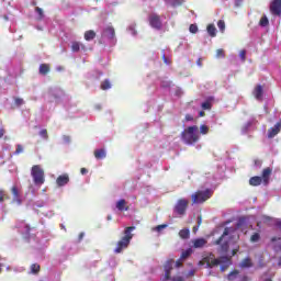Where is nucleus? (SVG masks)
Here are the masks:
<instances>
[{"label":"nucleus","instance_id":"obj_14","mask_svg":"<svg viewBox=\"0 0 281 281\" xmlns=\"http://www.w3.org/2000/svg\"><path fill=\"white\" fill-rule=\"evenodd\" d=\"M56 183L59 188L67 186L69 183V176L67 173L59 176L56 180Z\"/></svg>","mask_w":281,"mask_h":281},{"label":"nucleus","instance_id":"obj_16","mask_svg":"<svg viewBox=\"0 0 281 281\" xmlns=\"http://www.w3.org/2000/svg\"><path fill=\"white\" fill-rule=\"evenodd\" d=\"M11 192L13 194V203L21 205V195L19 193V189L16 187H12Z\"/></svg>","mask_w":281,"mask_h":281},{"label":"nucleus","instance_id":"obj_61","mask_svg":"<svg viewBox=\"0 0 281 281\" xmlns=\"http://www.w3.org/2000/svg\"><path fill=\"white\" fill-rule=\"evenodd\" d=\"M83 236H85V233H81V234L79 235V238L82 239Z\"/></svg>","mask_w":281,"mask_h":281},{"label":"nucleus","instance_id":"obj_26","mask_svg":"<svg viewBox=\"0 0 281 281\" xmlns=\"http://www.w3.org/2000/svg\"><path fill=\"white\" fill-rule=\"evenodd\" d=\"M167 227H168V224H161V225L153 227L151 232H157V234H161L164 232V229H166Z\"/></svg>","mask_w":281,"mask_h":281},{"label":"nucleus","instance_id":"obj_31","mask_svg":"<svg viewBox=\"0 0 281 281\" xmlns=\"http://www.w3.org/2000/svg\"><path fill=\"white\" fill-rule=\"evenodd\" d=\"M49 71V66L46 64H43L40 66V74H47Z\"/></svg>","mask_w":281,"mask_h":281},{"label":"nucleus","instance_id":"obj_64","mask_svg":"<svg viewBox=\"0 0 281 281\" xmlns=\"http://www.w3.org/2000/svg\"><path fill=\"white\" fill-rule=\"evenodd\" d=\"M198 225H201V217H199L198 220Z\"/></svg>","mask_w":281,"mask_h":281},{"label":"nucleus","instance_id":"obj_40","mask_svg":"<svg viewBox=\"0 0 281 281\" xmlns=\"http://www.w3.org/2000/svg\"><path fill=\"white\" fill-rule=\"evenodd\" d=\"M21 153H23V146L16 145L15 155H21Z\"/></svg>","mask_w":281,"mask_h":281},{"label":"nucleus","instance_id":"obj_32","mask_svg":"<svg viewBox=\"0 0 281 281\" xmlns=\"http://www.w3.org/2000/svg\"><path fill=\"white\" fill-rule=\"evenodd\" d=\"M127 32H130V34L132 36H137V31L135 30V24H131L128 27H127Z\"/></svg>","mask_w":281,"mask_h":281},{"label":"nucleus","instance_id":"obj_39","mask_svg":"<svg viewBox=\"0 0 281 281\" xmlns=\"http://www.w3.org/2000/svg\"><path fill=\"white\" fill-rule=\"evenodd\" d=\"M225 56V52L223 49H217L216 50V58H223Z\"/></svg>","mask_w":281,"mask_h":281},{"label":"nucleus","instance_id":"obj_12","mask_svg":"<svg viewBox=\"0 0 281 281\" xmlns=\"http://www.w3.org/2000/svg\"><path fill=\"white\" fill-rule=\"evenodd\" d=\"M281 131V122L277 123L273 127L268 130V137L269 139H273L278 133Z\"/></svg>","mask_w":281,"mask_h":281},{"label":"nucleus","instance_id":"obj_18","mask_svg":"<svg viewBox=\"0 0 281 281\" xmlns=\"http://www.w3.org/2000/svg\"><path fill=\"white\" fill-rule=\"evenodd\" d=\"M167 5H171L172 8H179V5H183L186 0H164Z\"/></svg>","mask_w":281,"mask_h":281},{"label":"nucleus","instance_id":"obj_21","mask_svg":"<svg viewBox=\"0 0 281 281\" xmlns=\"http://www.w3.org/2000/svg\"><path fill=\"white\" fill-rule=\"evenodd\" d=\"M95 159H105L106 158V150L105 149H97L94 150Z\"/></svg>","mask_w":281,"mask_h":281},{"label":"nucleus","instance_id":"obj_6","mask_svg":"<svg viewBox=\"0 0 281 281\" xmlns=\"http://www.w3.org/2000/svg\"><path fill=\"white\" fill-rule=\"evenodd\" d=\"M31 177L35 186H43V183H45V171L38 165L32 167Z\"/></svg>","mask_w":281,"mask_h":281},{"label":"nucleus","instance_id":"obj_42","mask_svg":"<svg viewBox=\"0 0 281 281\" xmlns=\"http://www.w3.org/2000/svg\"><path fill=\"white\" fill-rule=\"evenodd\" d=\"M35 12H37L38 13V19H43V9H41V8H36L35 9Z\"/></svg>","mask_w":281,"mask_h":281},{"label":"nucleus","instance_id":"obj_15","mask_svg":"<svg viewBox=\"0 0 281 281\" xmlns=\"http://www.w3.org/2000/svg\"><path fill=\"white\" fill-rule=\"evenodd\" d=\"M189 256H192V248L182 251L180 259L176 261V267H181L182 260H186V258H189Z\"/></svg>","mask_w":281,"mask_h":281},{"label":"nucleus","instance_id":"obj_23","mask_svg":"<svg viewBox=\"0 0 281 281\" xmlns=\"http://www.w3.org/2000/svg\"><path fill=\"white\" fill-rule=\"evenodd\" d=\"M239 267H240L241 269H249V267H252L251 259H250V258L244 259V260L239 263Z\"/></svg>","mask_w":281,"mask_h":281},{"label":"nucleus","instance_id":"obj_36","mask_svg":"<svg viewBox=\"0 0 281 281\" xmlns=\"http://www.w3.org/2000/svg\"><path fill=\"white\" fill-rule=\"evenodd\" d=\"M31 271H32L33 273H38V271H41V266H38V265H36V263H33V265L31 266Z\"/></svg>","mask_w":281,"mask_h":281},{"label":"nucleus","instance_id":"obj_28","mask_svg":"<svg viewBox=\"0 0 281 281\" xmlns=\"http://www.w3.org/2000/svg\"><path fill=\"white\" fill-rule=\"evenodd\" d=\"M207 33L214 37L216 36V26H214V24H209L207 25Z\"/></svg>","mask_w":281,"mask_h":281},{"label":"nucleus","instance_id":"obj_48","mask_svg":"<svg viewBox=\"0 0 281 281\" xmlns=\"http://www.w3.org/2000/svg\"><path fill=\"white\" fill-rule=\"evenodd\" d=\"M15 104H18V106H21V104H23V99H15Z\"/></svg>","mask_w":281,"mask_h":281},{"label":"nucleus","instance_id":"obj_47","mask_svg":"<svg viewBox=\"0 0 281 281\" xmlns=\"http://www.w3.org/2000/svg\"><path fill=\"white\" fill-rule=\"evenodd\" d=\"M3 196H5V193H3V190H0V203H3Z\"/></svg>","mask_w":281,"mask_h":281},{"label":"nucleus","instance_id":"obj_45","mask_svg":"<svg viewBox=\"0 0 281 281\" xmlns=\"http://www.w3.org/2000/svg\"><path fill=\"white\" fill-rule=\"evenodd\" d=\"M273 223L277 227H280L281 228V220L280 218H276L273 220Z\"/></svg>","mask_w":281,"mask_h":281},{"label":"nucleus","instance_id":"obj_10","mask_svg":"<svg viewBox=\"0 0 281 281\" xmlns=\"http://www.w3.org/2000/svg\"><path fill=\"white\" fill-rule=\"evenodd\" d=\"M270 12L274 16H281V0H272L270 2Z\"/></svg>","mask_w":281,"mask_h":281},{"label":"nucleus","instance_id":"obj_34","mask_svg":"<svg viewBox=\"0 0 281 281\" xmlns=\"http://www.w3.org/2000/svg\"><path fill=\"white\" fill-rule=\"evenodd\" d=\"M200 133L202 135H207V133H210V127H207L206 125H201L200 126Z\"/></svg>","mask_w":281,"mask_h":281},{"label":"nucleus","instance_id":"obj_4","mask_svg":"<svg viewBox=\"0 0 281 281\" xmlns=\"http://www.w3.org/2000/svg\"><path fill=\"white\" fill-rule=\"evenodd\" d=\"M204 262L206 263V267H218V265H222L224 262V266H221V271H225L227 267H229V258L222 257L221 259L214 258V255H210L209 257L204 258Z\"/></svg>","mask_w":281,"mask_h":281},{"label":"nucleus","instance_id":"obj_13","mask_svg":"<svg viewBox=\"0 0 281 281\" xmlns=\"http://www.w3.org/2000/svg\"><path fill=\"white\" fill-rule=\"evenodd\" d=\"M172 265H175V260L172 259L165 263V280H170V271L172 270Z\"/></svg>","mask_w":281,"mask_h":281},{"label":"nucleus","instance_id":"obj_57","mask_svg":"<svg viewBox=\"0 0 281 281\" xmlns=\"http://www.w3.org/2000/svg\"><path fill=\"white\" fill-rule=\"evenodd\" d=\"M193 232H194V233L199 232V226H194V227H193Z\"/></svg>","mask_w":281,"mask_h":281},{"label":"nucleus","instance_id":"obj_5","mask_svg":"<svg viewBox=\"0 0 281 281\" xmlns=\"http://www.w3.org/2000/svg\"><path fill=\"white\" fill-rule=\"evenodd\" d=\"M115 29L112 25L104 26L101 33V43H110L111 45H115Z\"/></svg>","mask_w":281,"mask_h":281},{"label":"nucleus","instance_id":"obj_43","mask_svg":"<svg viewBox=\"0 0 281 281\" xmlns=\"http://www.w3.org/2000/svg\"><path fill=\"white\" fill-rule=\"evenodd\" d=\"M40 135L43 137V139H47V130H42Z\"/></svg>","mask_w":281,"mask_h":281},{"label":"nucleus","instance_id":"obj_9","mask_svg":"<svg viewBox=\"0 0 281 281\" xmlns=\"http://www.w3.org/2000/svg\"><path fill=\"white\" fill-rule=\"evenodd\" d=\"M149 25L150 27H153V30H161V27H164L161 18L157 13H153L149 15Z\"/></svg>","mask_w":281,"mask_h":281},{"label":"nucleus","instance_id":"obj_11","mask_svg":"<svg viewBox=\"0 0 281 281\" xmlns=\"http://www.w3.org/2000/svg\"><path fill=\"white\" fill-rule=\"evenodd\" d=\"M191 243H192L194 249H203V247H205V245H207V239L195 238V239H192Z\"/></svg>","mask_w":281,"mask_h":281},{"label":"nucleus","instance_id":"obj_19","mask_svg":"<svg viewBox=\"0 0 281 281\" xmlns=\"http://www.w3.org/2000/svg\"><path fill=\"white\" fill-rule=\"evenodd\" d=\"M71 49L72 52H80V49H82L83 52H87V47L85 46V44L79 42H72Z\"/></svg>","mask_w":281,"mask_h":281},{"label":"nucleus","instance_id":"obj_50","mask_svg":"<svg viewBox=\"0 0 281 281\" xmlns=\"http://www.w3.org/2000/svg\"><path fill=\"white\" fill-rule=\"evenodd\" d=\"M235 5H243V0H235Z\"/></svg>","mask_w":281,"mask_h":281},{"label":"nucleus","instance_id":"obj_51","mask_svg":"<svg viewBox=\"0 0 281 281\" xmlns=\"http://www.w3.org/2000/svg\"><path fill=\"white\" fill-rule=\"evenodd\" d=\"M172 281H183V278H181V277H175V278L172 279Z\"/></svg>","mask_w":281,"mask_h":281},{"label":"nucleus","instance_id":"obj_17","mask_svg":"<svg viewBox=\"0 0 281 281\" xmlns=\"http://www.w3.org/2000/svg\"><path fill=\"white\" fill-rule=\"evenodd\" d=\"M116 210L119 212H128V206L126 205V200L121 199L116 202Z\"/></svg>","mask_w":281,"mask_h":281},{"label":"nucleus","instance_id":"obj_44","mask_svg":"<svg viewBox=\"0 0 281 281\" xmlns=\"http://www.w3.org/2000/svg\"><path fill=\"white\" fill-rule=\"evenodd\" d=\"M64 144H69L71 142V138L69 136H63Z\"/></svg>","mask_w":281,"mask_h":281},{"label":"nucleus","instance_id":"obj_1","mask_svg":"<svg viewBox=\"0 0 281 281\" xmlns=\"http://www.w3.org/2000/svg\"><path fill=\"white\" fill-rule=\"evenodd\" d=\"M232 240L233 243L238 240L236 229L225 228L223 235L215 241V245H220L222 254H226L227 249H229V245H232Z\"/></svg>","mask_w":281,"mask_h":281},{"label":"nucleus","instance_id":"obj_27","mask_svg":"<svg viewBox=\"0 0 281 281\" xmlns=\"http://www.w3.org/2000/svg\"><path fill=\"white\" fill-rule=\"evenodd\" d=\"M180 238L187 239L190 238V229L189 228H183L179 232Z\"/></svg>","mask_w":281,"mask_h":281},{"label":"nucleus","instance_id":"obj_3","mask_svg":"<svg viewBox=\"0 0 281 281\" xmlns=\"http://www.w3.org/2000/svg\"><path fill=\"white\" fill-rule=\"evenodd\" d=\"M201 138L199 134V127L196 125L190 126L182 132V140L184 144H196V142Z\"/></svg>","mask_w":281,"mask_h":281},{"label":"nucleus","instance_id":"obj_29","mask_svg":"<svg viewBox=\"0 0 281 281\" xmlns=\"http://www.w3.org/2000/svg\"><path fill=\"white\" fill-rule=\"evenodd\" d=\"M259 24L261 25V27H267L269 25V19L263 15L261 19H260V22Z\"/></svg>","mask_w":281,"mask_h":281},{"label":"nucleus","instance_id":"obj_7","mask_svg":"<svg viewBox=\"0 0 281 281\" xmlns=\"http://www.w3.org/2000/svg\"><path fill=\"white\" fill-rule=\"evenodd\" d=\"M211 198H212L211 189L199 190L198 192L191 195L193 204L205 203V201H207V199H211Z\"/></svg>","mask_w":281,"mask_h":281},{"label":"nucleus","instance_id":"obj_52","mask_svg":"<svg viewBox=\"0 0 281 281\" xmlns=\"http://www.w3.org/2000/svg\"><path fill=\"white\" fill-rule=\"evenodd\" d=\"M3 135H5V131L3 128H0V139L1 137H3Z\"/></svg>","mask_w":281,"mask_h":281},{"label":"nucleus","instance_id":"obj_60","mask_svg":"<svg viewBox=\"0 0 281 281\" xmlns=\"http://www.w3.org/2000/svg\"><path fill=\"white\" fill-rule=\"evenodd\" d=\"M205 115V112H200V117H203Z\"/></svg>","mask_w":281,"mask_h":281},{"label":"nucleus","instance_id":"obj_49","mask_svg":"<svg viewBox=\"0 0 281 281\" xmlns=\"http://www.w3.org/2000/svg\"><path fill=\"white\" fill-rule=\"evenodd\" d=\"M80 172H81V175H87V172H89V170H87V168H81Z\"/></svg>","mask_w":281,"mask_h":281},{"label":"nucleus","instance_id":"obj_55","mask_svg":"<svg viewBox=\"0 0 281 281\" xmlns=\"http://www.w3.org/2000/svg\"><path fill=\"white\" fill-rule=\"evenodd\" d=\"M24 227H25V233L30 234V226L25 225Z\"/></svg>","mask_w":281,"mask_h":281},{"label":"nucleus","instance_id":"obj_58","mask_svg":"<svg viewBox=\"0 0 281 281\" xmlns=\"http://www.w3.org/2000/svg\"><path fill=\"white\" fill-rule=\"evenodd\" d=\"M236 251H238V249H234L232 256H236Z\"/></svg>","mask_w":281,"mask_h":281},{"label":"nucleus","instance_id":"obj_38","mask_svg":"<svg viewBox=\"0 0 281 281\" xmlns=\"http://www.w3.org/2000/svg\"><path fill=\"white\" fill-rule=\"evenodd\" d=\"M189 31L191 32V34H196V32H199V26H196L195 24H191Z\"/></svg>","mask_w":281,"mask_h":281},{"label":"nucleus","instance_id":"obj_56","mask_svg":"<svg viewBox=\"0 0 281 281\" xmlns=\"http://www.w3.org/2000/svg\"><path fill=\"white\" fill-rule=\"evenodd\" d=\"M186 120H187V122H190V120H192V117L190 115H187Z\"/></svg>","mask_w":281,"mask_h":281},{"label":"nucleus","instance_id":"obj_30","mask_svg":"<svg viewBox=\"0 0 281 281\" xmlns=\"http://www.w3.org/2000/svg\"><path fill=\"white\" fill-rule=\"evenodd\" d=\"M101 89H102L103 91H106V89H111V81L104 80V81L101 83Z\"/></svg>","mask_w":281,"mask_h":281},{"label":"nucleus","instance_id":"obj_59","mask_svg":"<svg viewBox=\"0 0 281 281\" xmlns=\"http://www.w3.org/2000/svg\"><path fill=\"white\" fill-rule=\"evenodd\" d=\"M189 276H194V270H191V271L189 272Z\"/></svg>","mask_w":281,"mask_h":281},{"label":"nucleus","instance_id":"obj_63","mask_svg":"<svg viewBox=\"0 0 281 281\" xmlns=\"http://www.w3.org/2000/svg\"><path fill=\"white\" fill-rule=\"evenodd\" d=\"M164 60L168 65V59L166 58V56H164Z\"/></svg>","mask_w":281,"mask_h":281},{"label":"nucleus","instance_id":"obj_62","mask_svg":"<svg viewBox=\"0 0 281 281\" xmlns=\"http://www.w3.org/2000/svg\"><path fill=\"white\" fill-rule=\"evenodd\" d=\"M112 216L111 215H108V221H112Z\"/></svg>","mask_w":281,"mask_h":281},{"label":"nucleus","instance_id":"obj_35","mask_svg":"<svg viewBox=\"0 0 281 281\" xmlns=\"http://www.w3.org/2000/svg\"><path fill=\"white\" fill-rule=\"evenodd\" d=\"M217 27H218V30H220L222 33L225 32V21L220 20V21L217 22Z\"/></svg>","mask_w":281,"mask_h":281},{"label":"nucleus","instance_id":"obj_33","mask_svg":"<svg viewBox=\"0 0 281 281\" xmlns=\"http://www.w3.org/2000/svg\"><path fill=\"white\" fill-rule=\"evenodd\" d=\"M258 240H260V233H255L251 235L250 243H258Z\"/></svg>","mask_w":281,"mask_h":281},{"label":"nucleus","instance_id":"obj_41","mask_svg":"<svg viewBox=\"0 0 281 281\" xmlns=\"http://www.w3.org/2000/svg\"><path fill=\"white\" fill-rule=\"evenodd\" d=\"M212 108V105L210 104V102H204L202 103V109H204V111H207Z\"/></svg>","mask_w":281,"mask_h":281},{"label":"nucleus","instance_id":"obj_2","mask_svg":"<svg viewBox=\"0 0 281 281\" xmlns=\"http://www.w3.org/2000/svg\"><path fill=\"white\" fill-rule=\"evenodd\" d=\"M133 232H135V226L126 227L124 231V236L116 243V248L114 249V254H122L124 249L128 248L131 245V240H133Z\"/></svg>","mask_w":281,"mask_h":281},{"label":"nucleus","instance_id":"obj_25","mask_svg":"<svg viewBox=\"0 0 281 281\" xmlns=\"http://www.w3.org/2000/svg\"><path fill=\"white\" fill-rule=\"evenodd\" d=\"M249 183L251 186H260L262 183V178L258 177V176L252 177V178H250Z\"/></svg>","mask_w":281,"mask_h":281},{"label":"nucleus","instance_id":"obj_37","mask_svg":"<svg viewBox=\"0 0 281 281\" xmlns=\"http://www.w3.org/2000/svg\"><path fill=\"white\" fill-rule=\"evenodd\" d=\"M238 278V270H235L228 274V280H236Z\"/></svg>","mask_w":281,"mask_h":281},{"label":"nucleus","instance_id":"obj_46","mask_svg":"<svg viewBox=\"0 0 281 281\" xmlns=\"http://www.w3.org/2000/svg\"><path fill=\"white\" fill-rule=\"evenodd\" d=\"M246 52L245 50H240L239 52V57L241 58V60H245V56H246Z\"/></svg>","mask_w":281,"mask_h":281},{"label":"nucleus","instance_id":"obj_20","mask_svg":"<svg viewBox=\"0 0 281 281\" xmlns=\"http://www.w3.org/2000/svg\"><path fill=\"white\" fill-rule=\"evenodd\" d=\"M252 94L256 100H262V86L255 87Z\"/></svg>","mask_w":281,"mask_h":281},{"label":"nucleus","instance_id":"obj_54","mask_svg":"<svg viewBox=\"0 0 281 281\" xmlns=\"http://www.w3.org/2000/svg\"><path fill=\"white\" fill-rule=\"evenodd\" d=\"M255 165H257V166H262V161L256 160V161H255Z\"/></svg>","mask_w":281,"mask_h":281},{"label":"nucleus","instance_id":"obj_8","mask_svg":"<svg viewBox=\"0 0 281 281\" xmlns=\"http://www.w3.org/2000/svg\"><path fill=\"white\" fill-rule=\"evenodd\" d=\"M188 203H189V201L187 199L178 200L176 205H175L176 214H179L180 216H183V214H186V211L188 210Z\"/></svg>","mask_w":281,"mask_h":281},{"label":"nucleus","instance_id":"obj_22","mask_svg":"<svg viewBox=\"0 0 281 281\" xmlns=\"http://www.w3.org/2000/svg\"><path fill=\"white\" fill-rule=\"evenodd\" d=\"M269 177H271V168H266L262 171L263 183H269Z\"/></svg>","mask_w":281,"mask_h":281},{"label":"nucleus","instance_id":"obj_24","mask_svg":"<svg viewBox=\"0 0 281 281\" xmlns=\"http://www.w3.org/2000/svg\"><path fill=\"white\" fill-rule=\"evenodd\" d=\"M85 41H93L95 38V33L93 30L87 31L83 35Z\"/></svg>","mask_w":281,"mask_h":281},{"label":"nucleus","instance_id":"obj_53","mask_svg":"<svg viewBox=\"0 0 281 281\" xmlns=\"http://www.w3.org/2000/svg\"><path fill=\"white\" fill-rule=\"evenodd\" d=\"M250 125V123H247L246 126L243 128V133H247V127Z\"/></svg>","mask_w":281,"mask_h":281}]
</instances>
